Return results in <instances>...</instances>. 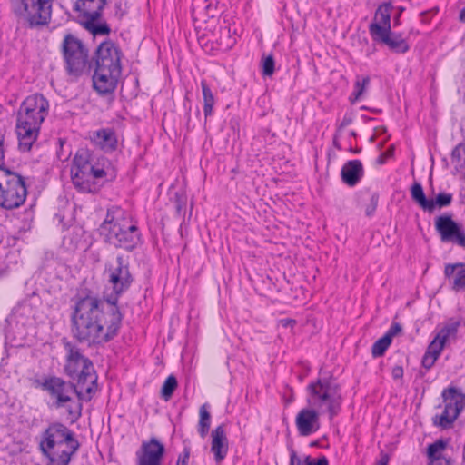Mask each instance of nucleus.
Segmentation results:
<instances>
[{
	"label": "nucleus",
	"instance_id": "1",
	"mask_svg": "<svg viewBox=\"0 0 465 465\" xmlns=\"http://www.w3.org/2000/svg\"><path fill=\"white\" fill-rule=\"evenodd\" d=\"M104 274L107 287L103 298L86 290L74 298L70 314L72 337L88 347L102 346L118 335L124 318L119 299L134 281L129 261L123 255L116 257L115 264H106Z\"/></svg>",
	"mask_w": 465,
	"mask_h": 465
},
{
	"label": "nucleus",
	"instance_id": "2",
	"mask_svg": "<svg viewBox=\"0 0 465 465\" xmlns=\"http://www.w3.org/2000/svg\"><path fill=\"white\" fill-rule=\"evenodd\" d=\"M115 178L116 173L107 159L94 163L88 150L76 152L71 167V180L79 193L95 194L105 183Z\"/></svg>",
	"mask_w": 465,
	"mask_h": 465
},
{
	"label": "nucleus",
	"instance_id": "3",
	"mask_svg": "<svg viewBox=\"0 0 465 465\" xmlns=\"http://www.w3.org/2000/svg\"><path fill=\"white\" fill-rule=\"evenodd\" d=\"M80 446L75 433L59 421L49 423L38 440V450L47 465H69Z\"/></svg>",
	"mask_w": 465,
	"mask_h": 465
},
{
	"label": "nucleus",
	"instance_id": "4",
	"mask_svg": "<svg viewBox=\"0 0 465 465\" xmlns=\"http://www.w3.org/2000/svg\"><path fill=\"white\" fill-rule=\"evenodd\" d=\"M105 243L133 252L142 243V232L132 216L120 206H111L98 228Z\"/></svg>",
	"mask_w": 465,
	"mask_h": 465
},
{
	"label": "nucleus",
	"instance_id": "5",
	"mask_svg": "<svg viewBox=\"0 0 465 465\" xmlns=\"http://www.w3.org/2000/svg\"><path fill=\"white\" fill-rule=\"evenodd\" d=\"M48 111L49 102L42 94H34L23 101L17 112L15 127L21 151L31 150Z\"/></svg>",
	"mask_w": 465,
	"mask_h": 465
},
{
	"label": "nucleus",
	"instance_id": "6",
	"mask_svg": "<svg viewBox=\"0 0 465 465\" xmlns=\"http://www.w3.org/2000/svg\"><path fill=\"white\" fill-rule=\"evenodd\" d=\"M306 391L309 405L326 412L330 420L340 413L343 401L341 387L332 374L318 377L308 384Z\"/></svg>",
	"mask_w": 465,
	"mask_h": 465
},
{
	"label": "nucleus",
	"instance_id": "7",
	"mask_svg": "<svg viewBox=\"0 0 465 465\" xmlns=\"http://www.w3.org/2000/svg\"><path fill=\"white\" fill-rule=\"evenodd\" d=\"M46 392L53 400L55 409L64 408L68 418L74 423L82 416L83 401H90L94 394H87V391H80L74 382L64 381L53 375L50 382H45Z\"/></svg>",
	"mask_w": 465,
	"mask_h": 465
},
{
	"label": "nucleus",
	"instance_id": "8",
	"mask_svg": "<svg viewBox=\"0 0 465 465\" xmlns=\"http://www.w3.org/2000/svg\"><path fill=\"white\" fill-rule=\"evenodd\" d=\"M66 351L64 373L77 385L80 391L95 394L98 391L97 374L93 361L70 341L64 342ZM83 396L82 392L79 393Z\"/></svg>",
	"mask_w": 465,
	"mask_h": 465
},
{
	"label": "nucleus",
	"instance_id": "9",
	"mask_svg": "<svg viewBox=\"0 0 465 465\" xmlns=\"http://www.w3.org/2000/svg\"><path fill=\"white\" fill-rule=\"evenodd\" d=\"M53 0H10L11 9L29 28L47 25L52 17Z\"/></svg>",
	"mask_w": 465,
	"mask_h": 465
},
{
	"label": "nucleus",
	"instance_id": "10",
	"mask_svg": "<svg viewBox=\"0 0 465 465\" xmlns=\"http://www.w3.org/2000/svg\"><path fill=\"white\" fill-rule=\"evenodd\" d=\"M27 195L25 178L0 166V206L13 210L21 206Z\"/></svg>",
	"mask_w": 465,
	"mask_h": 465
},
{
	"label": "nucleus",
	"instance_id": "11",
	"mask_svg": "<svg viewBox=\"0 0 465 465\" xmlns=\"http://www.w3.org/2000/svg\"><path fill=\"white\" fill-rule=\"evenodd\" d=\"M61 52L67 74L74 78L82 76L89 65V51L83 41L68 33L64 36Z\"/></svg>",
	"mask_w": 465,
	"mask_h": 465
},
{
	"label": "nucleus",
	"instance_id": "12",
	"mask_svg": "<svg viewBox=\"0 0 465 465\" xmlns=\"http://www.w3.org/2000/svg\"><path fill=\"white\" fill-rule=\"evenodd\" d=\"M444 410L440 415L433 418V424L442 429L451 427L461 411L465 408V394L460 389L450 386L441 393Z\"/></svg>",
	"mask_w": 465,
	"mask_h": 465
},
{
	"label": "nucleus",
	"instance_id": "13",
	"mask_svg": "<svg viewBox=\"0 0 465 465\" xmlns=\"http://www.w3.org/2000/svg\"><path fill=\"white\" fill-rule=\"evenodd\" d=\"M122 56L123 53L120 47L112 40H105L97 46L89 62V67L94 66V69L100 71L122 72Z\"/></svg>",
	"mask_w": 465,
	"mask_h": 465
},
{
	"label": "nucleus",
	"instance_id": "14",
	"mask_svg": "<svg viewBox=\"0 0 465 465\" xmlns=\"http://www.w3.org/2000/svg\"><path fill=\"white\" fill-rule=\"evenodd\" d=\"M434 225L442 242H452L465 250L464 228L452 219L451 213H443L436 217Z\"/></svg>",
	"mask_w": 465,
	"mask_h": 465
},
{
	"label": "nucleus",
	"instance_id": "15",
	"mask_svg": "<svg viewBox=\"0 0 465 465\" xmlns=\"http://www.w3.org/2000/svg\"><path fill=\"white\" fill-rule=\"evenodd\" d=\"M164 453V445L153 437L147 441H143L136 451V463L137 465H161Z\"/></svg>",
	"mask_w": 465,
	"mask_h": 465
},
{
	"label": "nucleus",
	"instance_id": "16",
	"mask_svg": "<svg viewBox=\"0 0 465 465\" xmlns=\"http://www.w3.org/2000/svg\"><path fill=\"white\" fill-rule=\"evenodd\" d=\"M316 408H302L296 415L295 424L300 436L306 437L315 433L321 426L320 414Z\"/></svg>",
	"mask_w": 465,
	"mask_h": 465
},
{
	"label": "nucleus",
	"instance_id": "17",
	"mask_svg": "<svg viewBox=\"0 0 465 465\" xmlns=\"http://www.w3.org/2000/svg\"><path fill=\"white\" fill-rule=\"evenodd\" d=\"M376 35L372 36V40L386 45L391 52L396 54H405L409 51L410 46L407 41L401 34L392 32L391 29L375 27Z\"/></svg>",
	"mask_w": 465,
	"mask_h": 465
},
{
	"label": "nucleus",
	"instance_id": "18",
	"mask_svg": "<svg viewBox=\"0 0 465 465\" xmlns=\"http://www.w3.org/2000/svg\"><path fill=\"white\" fill-rule=\"evenodd\" d=\"M122 72L100 71L94 69L92 77L93 87L100 95L111 94L117 87Z\"/></svg>",
	"mask_w": 465,
	"mask_h": 465
},
{
	"label": "nucleus",
	"instance_id": "19",
	"mask_svg": "<svg viewBox=\"0 0 465 465\" xmlns=\"http://www.w3.org/2000/svg\"><path fill=\"white\" fill-rule=\"evenodd\" d=\"M211 452L216 463H221L229 451V440L226 436L225 425L220 424L211 432Z\"/></svg>",
	"mask_w": 465,
	"mask_h": 465
},
{
	"label": "nucleus",
	"instance_id": "20",
	"mask_svg": "<svg viewBox=\"0 0 465 465\" xmlns=\"http://www.w3.org/2000/svg\"><path fill=\"white\" fill-rule=\"evenodd\" d=\"M91 142L104 153H111L117 150L118 138L114 128H101L94 131L90 136Z\"/></svg>",
	"mask_w": 465,
	"mask_h": 465
},
{
	"label": "nucleus",
	"instance_id": "21",
	"mask_svg": "<svg viewBox=\"0 0 465 465\" xmlns=\"http://www.w3.org/2000/svg\"><path fill=\"white\" fill-rule=\"evenodd\" d=\"M217 6L211 0H193L192 16L195 27L201 26L202 23H207L217 15Z\"/></svg>",
	"mask_w": 465,
	"mask_h": 465
},
{
	"label": "nucleus",
	"instance_id": "22",
	"mask_svg": "<svg viewBox=\"0 0 465 465\" xmlns=\"http://www.w3.org/2000/svg\"><path fill=\"white\" fill-rule=\"evenodd\" d=\"M106 4V0H76L73 10L78 13L77 19L102 17Z\"/></svg>",
	"mask_w": 465,
	"mask_h": 465
},
{
	"label": "nucleus",
	"instance_id": "23",
	"mask_svg": "<svg viewBox=\"0 0 465 465\" xmlns=\"http://www.w3.org/2000/svg\"><path fill=\"white\" fill-rule=\"evenodd\" d=\"M364 176V168L360 160L346 162L341 170V177L343 183L350 187L355 186Z\"/></svg>",
	"mask_w": 465,
	"mask_h": 465
},
{
	"label": "nucleus",
	"instance_id": "24",
	"mask_svg": "<svg viewBox=\"0 0 465 465\" xmlns=\"http://www.w3.org/2000/svg\"><path fill=\"white\" fill-rule=\"evenodd\" d=\"M444 274L446 278L452 279L453 291H465V262L446 264Z\"/></svg>",
	"mask_w": 465,
	"mask_h": 465
},
{
	"label": "nucleus",
	"instance_id": "25",
	"mask_svg": "<svg viewBox=\"0 0 465 465\" xmlns=\"http://www.w3.org/2000/svg\"><path fill=\"white\" fill-rule=\"evenodd\" d=\"M460 324V320L450 319L432 340L431 348L437 346L443 350L448 340L456 339Z\"/></svg>",
	"mask_w": 465,
	"mask_h": 465
},
{
	"label": "nucleus",
	"instance_id": "26",
	"mask_svg": "<svg viewBox=\"0 0 465 465\" xmlns=\"http://www.w3.org/2000/svg\"><path fill=\"white\" fill-rule=\"evenodd\" d=\"M392 10V5L391 3H384L381 5L375 13L374 22L369 25V32L371 36H375V27L391 29V15Z\"/></svg>",
	"mask_w": 465,
	"mask_h": 465
},
{
	"label": "nucleus",
	"instance_id": "27",
	"mask_svg": "<svg viewBox=\"0 0 465 465\" xmlns=\"http://www.w3.org/2000/svg\"><path fill=\"white\" fill-rule=\"evenodd\" d=\"M100 19L101 17L90 16L84 19H75V22L94 36L110 35L111 27L105 21L101 22Z\"/></svg>",
	"mask_w": 465,
	"mask_h": 465
},
{
	"label": "nucleus",
	"instance_id": "28",
	"mask_svg": "<svg viewBox=\"0 0 465 465\" xmlns=\"http://www.w3.org/2000/svg\"><path fill=\"white\" fill-rule=\"evenodd\" d=\"M289 465H329V461L324 455H322L317 459L312 458L310 455H307L303 459H302L297 455L296 451L293 449H292Z\"/></svg>",
	"mask_w": 465,
	"mask_h": 465
},
{
	"label": "nucleus",
	"instance_id": "29",
	"mask_svg": "<svg viewBox=\"0 0 465 465\" xmlns=\"http://www.w3.org/2000/svg\"><path fill=\"white\" fill-rule=\"evenodd\" d=\"M209 404L203 403L199 409V422L197 430L199 435L203 439L207 436L211 427V413L208 411Z\"/></svg>",
	"mask_w": 465,
	"mask_h": 465
},
{
	"label": "nucleus",
	"instance_id": "30",
	"mask_svg": "<svg viewBox=\"0 0 465 465\" xmlns=\"http://www.w3.org/2000/svg\"><path fill=\"white\" fill-rule=\"evenodd\" d=\"M216 41L221 50L227 51L234 46L236 37L232 35L231 27L226 25L220 28Z\"/></svg>",
	"mask_w": 465,
	"mask_h": 465
},
{
	"label": "nucleus",
	"instance_id": "31",
	"mask_svg": "<svg viewBox=\"0 0 465 465\" xmlns=\"http://www.w3.org/2000/svg\"><path fill=\"white\" fill-rule=\"evenodd\" d=\"M201 87L203 98V114L205 118L211 116L213 113V105L215 104L214 95L205 80L201 81Z\"/></svg>",
	"mask_w": 465,
	"mask_h": 465
},
{
	"label": "nucleus",
	"instance_id": "32",
	"mask_svg": "<svg viewBox=\"0 0 465 465\" xmlns=\"http://www.w3.org/2000/svg\"><path fill=\"white\" fill-rule=\"evenodd\" d=\"M411 199L424 211H428L430 205L432 203L430 202L424 193L423 188L420 183L415 182L411 187Z\"/></svg>",
	"mask_w": 465,
	"mask_h": 465
},
{
	"label": "nucleus",
	"instance_id": "33",
	"mask_svg": "<svg viewBox=\"0 0 465 465\" xmlns=\"http://www.w3.org/2000/svg\"><path fill=\"white\" fill-rule=\"evenodd\" d=\"M370 77L368 75L360 76L358 75L354 83V91L349 97L351 104H355L366 91V88L370 84Z\"/></svg>",
	"mask_w": 465,
	"mask_h": 465
},
{
	"label": "nucleus",
	"instance_id": "34",
	"mask_svg": "<svg viewBox=\"0 0 465 465\" xmlns=\"http://www.w3.org/2000/svg\"><path fill=\"white\" fill-rule=\"evenodd\" d=\"M441 351V347L436 346L431 348L430 342L421 360L422 368L429 371L435 364V361L440 357Z\"/></svg>",
	"mask_w": 465,
	"mask_h": 465
},
{
	"label": "nucleus",
	"instance_id": "35",
	"mask_svg": "<svg viewBox=\"0 0 465 465\" xmlns=\"http://www.w3.org/2000/svg\"><path fill=\"white\" fill-rule=\"evenodd\" d=\"M448 445L447 440L438 439L433 443L429 444L427 447V456L430 461H437L441 458V452Z\"/></svg>",
	"mask_w": 465,
	"mask_h": 465
},
{
	"label": "nucleus",
	"instance_id": "36",
	"mask_svg": "<svg viewBox=\"0 0 465 465\" xmlns=\"http://www.w3.org/2000/svg\"><path fill=\"white\" fill-rule=\"evenodd\" d=\"M178 387V381L174 375L171 374L169 375L165 381H163L162 388H161V397L165 401H168L174 391Z\"/></svg>",
	"mask_w": 465,
	"mask_h": 465
},
{
	"label": "nucleus",
	"instance_id": "37",
	"mask_svg": "<svg viewBox=\"0 0 465 465\" xmlns=\"http://www.w3.org/2000/svg\"><path fill=\"white\" fill-rule=\"evenodd\" d=\"M453 196L449 193H440L436 195L434 199H430V202L432 205H430L428 208L429 213H432L436 207L443 208L450 206L452 203Z\"/></svg>",
	"mask_w": 465,
	"mask_h": 465
},
{
	"label": "nucleus",
	"instance_id": "38",
	"mask_svg": "<svg viewBox=\"0 0 465 465\" xmlns=\"http://www.w3.org/2000/svg\"><path fill=\"white\" fill-rule=\"evenodd\" d=\"M391 342L392 341L385 335L378 339L371 347L372 357L379 358L383 356Z\"/></svg>",
	"mask_w": 465,
	"mask_h": 465
},
{
	"label": "nucleus",
	"instance_id": "39",
	"mask_svg": "<svg viewBox=\"0 0 465 465\" xmlns=\"http://www.w3.org/2000/svg\"><path fill=\"white\" fill-rule=\"evenodd\" d=\"M451 162L460 169H465V143H459L451 152Z\"/></svg>",
	"mask_w": 465,
	"mask_h": 465
},
{
	"label": "nucleus",
	"instance_id": "40",
	"mask_svg": "<svg viewBox=\"0 0 465 465\" xmlns=\"http://www.w3.org/2000/svg\"><path fill=\"white\" fill-rule=\"evenodd\" d=\"M275 70V61L272 54L262 56V74L263 76H272Z\"/></svg>",
	"mask_w": 465,
	"mask_h": 465
},
{
	"label": "nucleus",
	"instance_id": "41",
	"mask_svg": "<svg viewBox=\"0 0 465 465\" xmlns=\"http://www.w3.org/2000/svg\"><path fill=\"white\" fill-rule=\"evenodd\" d=\"M191 456V448L188 440L183 441V451L178 455L175 465H188L189 459Z\"/></svg>",
	"mask_w": 465,
	"mask_h": 465
},
{
	"label": "nucleus",
	"instance_id": "42",
	"mask_svg": "<svg viewBox=\"0 0 465 465\" xmlns=\"http://www.w3.org/2000/svg\"><path fill=\"white\" fill-rule=\"evenodd\" d=\"M380 195L377 192H374L371 195L370 203L366 205L365 214L368 217H371L374 214L379 202Z\"/></svg>",
	"mask_w": 465,
	"mask_h": 465
},
{
	"label": "nucleus",
	"instance_id": "43",
	"mask_svg": "<svg viewBox=\"0 0 465 465\" xmlns=\"http://www.w3.org/2000/svg\"><path fill=\"white\" fill-rule=\"evenodd\" d=\"M174 203L176 214L179 216H183L185 214L186 197L183 194H179L176 193Z\"/></svg>",
	"mask_w": 465,
	"mask_h": 465
},
{
	"label": "nucleus",
	"instance_id": "44",
	"mask_svg": "<svg viewBox=\"0 0 465 465\" xmlns=\"http://www.w3.org/2000/svg\"><path fill=\"white\" fill-rule=\"evenodd\" d=\"M402 328L399 322H392L390 329L384 334L387 338H389L391 341L394 336L398 333L401 332Z\"/></svg>",
	"mask_w": 465,
	"mask_h": 465
},
{
	"label": "nucleus",
	"instance_id": "45",
	"mask_svg": "<svg viewBox=\"0 0 465 465\" xmlns=\"http://www.w3.org/2000/svg\"><path fill=\"white\" fill-rule=\"evenodd\" d=\"M52 380V376H45L43 380L42 379H39V378H35L32 380L33 381V385L35 387V388H40L41 390H43L44 391H46V387L45 386V382H50V381Z\"/></svg>",
	"mask_w": 465,
	"mask_h": 465
},
{
	"label": "nucleus",
	"instance_id": "46",
	"mask_svg": "<svg viewBox=\"0 0 465 465\" xmlns=\"http://www.w3.org/2000/svg\"><path fill=\"white\" fill-rule=\"evenodd\" d=\"M5 134L0 132V166L6 168L5 165Z\"/></svg>",
	"mask_w": 465,
	"mask_h": 465
},
{
	"label": "nucleus",
	"instance_id": "47",
	"mask_svg": "<svg viewBox=\"0 0 465 465\" xmlns=\"http://www.w3.org/2000/svg\"><path fill=\"white\" fill-rule=\"evenodd\" d=\"M353 121V117L351 114H345L341 124L338 126V131H341V129L345 128L346 126L350 125Z\"/></svg>",
	"mask_w": 465,
	"mask_h": 465
},
{
	"label": "nucleus",
	"instance_id": "48",
	"mask_svg": "<svg viewBox=\"0 0 465 465\" xmlns=\"http://www.w3.org/2000/svg\"><path fill=\"white\" fill-rule=\"evenodd\" d=\"M124 3L122 0L116 1L114 3L115 15L119 18H122L125 14V9L124 8Z\"/></svg>",
	"mask_w": 465,
	"mask_h": 465
},
{
	"label": "nucleus",
	"instance_id": "49",
	"mask_svg": "<svg viewBox=\"0 0 465 465\" xmlns=\"http://www.w3.org/2000/svg\"><path fill=\"white\" fill-rule=\"evenodd\" d=\"M403 373H404V371L401 366L396 365L392 368L391 375H392L393 379H395V380L401 379L403 377Z\"/></svg>",
	"mask_w": 465,
	"mask_h": 465
},
{
	"label": "nucleus",
	"instance_id": "50",
	"mask_svg": "<svg viewBox=\"0 0 465 465\" xmlns=\"http://www.w3.org/2000/svg\"><path fill=\"white\" fill-rule=\"evenodd\" d=\"M280 323L282 327L287 328L289 326H293L296 323V321L293 319L286 318V319H282L280 321Z\"/></svg>",
	"mask_w": 465,
	"mask_h": 465
},
{
	"label": "nucleus",
	"instance_id": "51",
	"mask_svg": "<svg viewBox=\"0 0 465 465\" xmlns=\"http://www.w3.org/2000/svg\"><path fill=\"white\" fill-rule=\"evenodd\" d=\"M390 457L387 453H381V457L376 465H388Z\"/></svg>",
	"mask_w": 465,
	"mask_h": 465
},
{
	"label": "nucleus",
	"instance_id": "52",
	"mask_svg": "<svg viewBox=\"0 0 465 465\" xmlns=\"http://www.w3.org/2000/svg\"><path fill=\"white\" fill-rule=\"evenodd\" d=\"M459 19L460 22H465V6L460 11Z\"/></svg>",
	"mask_w": 465,
	"mask_h": 465
},
{
	"label": "nucleus",
	"instance_id": "53",
	"mask_svg": "<svg viewBox=\"0 0 465 465\" xmlns=\"http://www.w3.org/2000/svg\"><path fill=\"white\" fill-rule=\"evenodd\" d=\"M427 371H426L425 369L422 368V369L419 370L418 376L420 378H423L427 374Z\"/></svg>",
	"mask_w": 465,
	"mask_h": 465
},
{
	"label": "nucleus",
	"instance_id": "54",
	"mask_svg": "<svg viewBox=\"0 0 465 465\" xmlns=\"http://www.w3.org/2000/svg\"><path fill=\"white\" fill-rule=\"evenodd\" d=\"M333 145L337 148V149H341V146L339 144V142H338V139H337V135H334L333 137Z\"/></svg>",
	"mask_w": 465,
	"mask_h": 465
},
{
	"label": "nucleus",
	"instance_id": "55",
	"mask_svg": "<svg viewBox=\"0 0 465 465\" xmlns=\"http://www.w3.org/2000/svg\"><path fill=\"white\" fill-rule=\"evenodd\" d=\"M6 270L5 268H0V278L5 275Z\"/></svg>",
	"mask_w": 465,
	"mask_h": 465
},
{
	"label": "nucleus",
	"instance_id": "56",
	"mask_svg": "<svg viewBox=\"0 0 465 465\" xmlns=\"http://www.w3.org/2000/svg\"><path fill=\"white\" fill-rule=\"evenodd\" d=\"M377 162H378L379 163H381V164L384 163L383 156H382V155H381V156L378 158Z\"/></svg>",
	"mask_w": 465,
	"mask_h": 465
},
{
	"label": "nucleus",
	"instance_id": "57",
	"mask_svg": "<svg viewBox=\"0 0 465 465\" xmlns=\"http://www.w3.org/2000/svg\"><path fill=\"white\" fill-rule=\"evenodd\" d=\"M428 465H442V464L435 463V461H430V463H428Z\"/></svg>",
	"mask_w": 465,
	"mask_h": 465
},
{
	"label": "nucleus",
	"instance_id": "58",
	"mask_svg": "<svg viewBox=\"0 0 465 465\" xmlns=\"http://www.w3.org/2000/svg\"><path fill=\"white\" fill-rule=\"evenodd\" d=\"M351 136H356V132H355V131H351Z\"/></svg>",
	"mask_w": 465,
	"mask_h": 465
},
{
	"label": "nucleus",
	"instance_id": "59",
	"mask_svg": "<svg viewBox=\"0 0 465 465\" xmlns=\"http://www.w3.org/2000/svg\"><path fill=\"white\" fill-rule=\"evenodd\" d=\"M362 110H367L368 108L366 106L361 107Z\"/></svg>",
	"mask_w": 465,
	"mask_h": 465
}]
</instances>
